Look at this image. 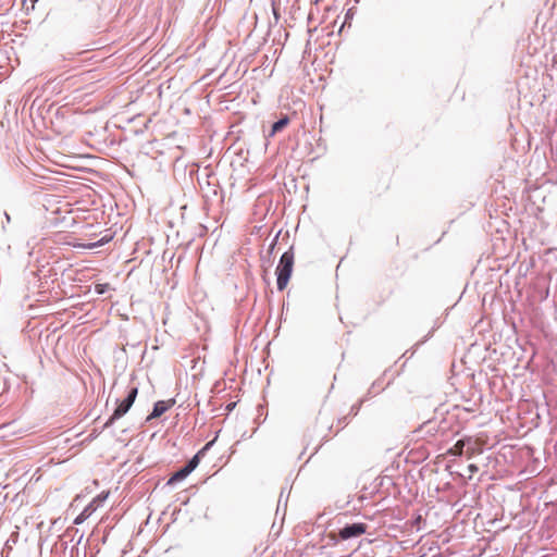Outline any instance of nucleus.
Returning a JSON list of instances; mask_svg holds the SVG:
<instances>
[{"label":"nucleus","mask_w":557,"mask_h":557,"mask_svg":"<svg viewBox=\"0 0 557 557\" xmlns=\"http://www.w3.org/2000/svg\"><path fill=\"white\" fill-rule=\"evenodd\" d=\"M109 240H110V238H102V239H100L97 243L88 244V245H85L84 247L91 249V248H95V247H97L99 245H103L104 243H108Z\"/></svg>","instance_id":"obj_8"},{"label":"nucleus","mask_w":557,"mask_h":557,"mask_svg":"<svg viewBox=\"0 0 557 557\" xmlns=\"http://www.w3.org/2000/svg\"><path fill=\"white\" fill-rule=\"evenodd\" d=\"M97 292L100 293V294L103 293V287H100V285H98L97 286Z\"/></svg>","instance_id":"obj_11"},{"label":"nucleus","mask_w":557,"mask_h":557,"mask_svg":"<svg viewBox=\"0 0 557 557\" xmlns=\"http://www.w3.org/2000/svg\"><path fill=\"white\" fill-rule=\"evenodd\" d=\"M469 471L472 472V473L476 472L478 471V467L475 465H470L469 466Z\"/></svg>","instance_id":"obj_10"},{"label":"nucleus","mask_w":557,"mask_h":557,"mask_svg":"<svg viewBox=\"0 0 557 557\" xmlns=\"http://www.w3.org/2000/svg\"><path fill=\"white\" fill-rule=\"evenodd\" d=\"M175 404L174 399L159 400L154 404L152 412L149 414L148 420L161 417L165 411L172 408Z\"/></svg>","instance_id":"obj_5"},{"label":"nucleus","mask_w":557,"mask_h":557,"mask_svg":"<svg viewBox=\"0 0 557 557\" xmlns=\"http://www.w3.org/2000/svg\"><path fill=\"white\" fill-rule=\"evenodd\" d=\"M289 123V119L287 116L282 117L277 122H275L272 126V134H275L286 127Z\"/></svg>","instance_id":"obj_6"},{"label":"nucleus","mask_w":557,"mask_h":557,"mask_svg":"<svg viewBox=\"0 0 557 557\" xmlns=\"http://www.w3.org/2000/svg\"><path fill=\"white\" fill-rule=\"evenodd\" d=\"M137 394H138V388L137 387H133L129 391L127 397L117 405V407L113 411L112 416L110 417V419L104 424L106 428L109 426L110 424H112L113 421H115V420L120 419L121 417H123L129 410V408L132 407V405L134 404V401H135V399L137 397Z\"/></svg>","instance_id":"obj_2"},{"label":"nucleus","mask_w":557,"mask_h":557,"mask_svg":"<svg viewBox=\"0 0 557 557\" xmlns=\"http://www.w3.org/2000/svg\"><path fill=\"white\" fill-rule=\"evenodd\" d=\"M465 442L459 440L449 450V455L461 456L463 453Z\"/></svg>","instance_id":"obj_7"},{"label":"nucleus","mask_w":557,"mask_h":557,"mask_svg":"<svg viewBox=\"0 0 557 557\" xmlns=\"http://www.w3.org/2000/svg\"><path fill=\"white\" fill-rule=\"evenodd\" d=\"M367 529H368V525L362 522L349 524L339 530L338 537L343 541H346V540H349L352 537H358V536L363 535L367 532Z\"/></svg>","instance_id":"obj_3"},{"label":"nucleus","mask_w":557,"mask_h":557,"mask_svg":"<svg viewBox=\"0 0 557 557\" xmlns=\"http://www.w3.org/2000/svg\"><path fill=\"white\" fill-rule=\"evenodd\" d=\"M294 259L295 257L292 248L284 252L281 257L278 265L276 267L277 288L280 290L285 289L288 285L294 267Z\"/></svg>","instance_id":"obj_1"},{"label":"nucleus","mask_w":557,"mask_h":557,"mask_svg":"<svg viewBox=\"0 0 557 557\" xmlns=\"http://www.w3.org/2000/svg\"><path fill=\"white\" fill-rule=\"evenodd\" d=\"M37 0H32L33 3H35Z\"/></svg>","instance_id":"obj_12"},{"label":"nucleus","mask_w":557,"mask_h":557,"mask_svg":"<svg viewBox=\"0 0 557 557\" xmlns=\"http://www.w3.org/2000/svg\"><path fill=\"white\" fill-rule=\"evenodd\" d=\"M199 463V457L198 455L194 456L189 461L188 463L182 468L181 470L176 471L168 481V484L169 485H172L178 481H182L184 480L185 478H187L194 470L195 468L198 466Z\"/></svg>","instance_id":"obj_4"},{"label":"nucleus","mask_w":557,"mask_h":557,"mask_svg":"<svg viewBox=\"0 0 557 557\" xmlns=\"http://www.w3.org/2000/svg\"><path fill=\"white\" fill-rule=\"evenodd\" d=\"M87 516H88V512H87V509H85L79 516H77L74 523L75 524L82 523L86 519Z\"/></svg>","instance_id":"obj_9"}]
</instances>
